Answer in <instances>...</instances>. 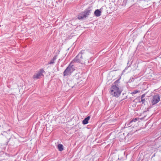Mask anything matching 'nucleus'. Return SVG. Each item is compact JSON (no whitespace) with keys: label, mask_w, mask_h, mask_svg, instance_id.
I'll list each match as a JSON object with an SVG mask.
<instances>
[{"label":"nucleus","mask_w":161,"mask_h":161,"mask_svg":"<svg viewBox=\"0 0 161 161\" xmlns=\"http://www.w3.org/2000/svg\"><path fill=\"white\" fill-rule=\"evenodd\" d=\"M91 10L86 9L84 12V14L86 15V17L87 15H89L91 13Z\"/></svg>","instance_id":"nucleus-9"},{"label":"nucleus","mask_w":161,"mask_h":161,"mask_svg":"<svg viewBox=\"0 0 161 161\" xmlns=\"http://www.w3.org/2000/svg\"><path fill=\"white\" fill-rule=\"evenodd\" d=\"M58 148L59 151H62L63 150L64 148L63 147V145L61 144H59L58 145Z\"/></svg>","instance_id":"nucleus-10"},{"label":"nucleus","mask_w":161,"mask_h":161,"mask_svg":"<svg viewBox=\"0 0 161 161\" xmlns=\"http://www.w3.org/2000/svg\"><path fill=\"white\" fill-rule=\"evenodd\" d=\"M145 96V94H143L142 96V97L141 98H143Z\"/></svg>","instance_id":"nucleus-14"},{"label":"nucleus","mask_w":161,"mask_h":161,"mask_svg":"<svg viewBox=\"0 0 161 161\" xmlns=\"http://www.w3.org/2000/svg\"><path fill=\"white\" fill-rule=\"evenodd\" d=\"M86 60L84 50H82L73 60V62H79L84 64Z\"/></svg>","instance_id":"nucleus-1"},{"label":"nucleus","mask_w":161,"mask_h":161,"mask_svg":"<svg viewBox=\"0 0 161 161\" xmlns=\"http://www.w3.org/2000/svg\"><path fill=\"white\" fill-rule=\"evenodd\" d=\"M44 72V70L43 69H40L33 76V78L34 79H37L40 78L43 75V73Z\"/></svg>","instance_id":"nucleus-3"},{"label":"nucleus","mask_w":161,"mask_h":161,"mask_svg":"<svg viewBox=\"0 0 161 161\" xmlns=\"http://www.w3.org/2000/svg\"><path fill=\"white\" fill-rule=\"evenodd\" d=\"M160 101V97L158 95H157L153 97L152 101V103L153 105L155 104L158 103Z\"/></svg>","instance_id":"nucleus-5"},{"label":"nucleus","mask_w":161,"mask_h":161,"mask_svg":"<svg viewBox=\"0 0 161 161\" xmlns=\"http://www.w3.org/2000/svg\"><path fill=\"white\" fill-rule=\"evenodd\" d=\"M73 68L72 66L69 65L68 66L64 72V76H67L71 75L73 71Z\"/></svg>","instance_id":"nucleus-4"},{"label":"nucleus","mask_w":161,"mask_h":161,"mask_svg":"<svg viewBox=\"0 0 161 161\" xmlns=\"http://www.w3.org/2000/svg\"><path fill=\"white\" fill-rule=\"evenodd\" d=\"M53 62H50V64H52V63H53Z\"/></svg>","instance_id":"nucleus-15"},{"label":"nucleus","mask_w":161,"mask_h":161,"mask_svg":"<svg viewBox=\"0 0 161 161\" xmlns=\"http://www.w3.org/2000/svg\"><path fill=\"white\" fill-rule=\"evenodd\" d=\"M101 12L99 9L96 10L94 12L95 15L97 17H99L101 15Z\"/></svg>","instance_id":"nucleus-8"},{"label":"nucleus","mask_w":161,"mask_h":161,"mask_svg":"<svg viewBox=\"0 0 161 161\" xmlns=\"http://www.w3.org/2000/svg\"><path fill=\"white\" fill-rule=\"evenodd\" d=\"M90 119V117L89 116H88L82 121V123L84 125L87 124L88 123V121Z\"/></svg>","instance_id":"nucleus-7"},{"label":"nucleus","mask_w":161,"mask_h":161,"mask_svg":"<svg viewBox=\"0 0 161 161\" xmlns=\"http://www.w3.org/2000/svg\"><path fill=\"white\" fill-rule=\"evenodd\" d=\"M110 93L111 95L114 97H118L120 94L121 91L117 86L112 85L110 89Z\"/></svg>","instance_id":"nucleus-2"},{"label":"nucleus","mask_w":161,"mask_h":161,"mask_svg":"<svg viewBox=\"0 0 161 161\" xmlns=\"http://www.w3.org/2000/svg\"><path fill=\"white\" fill-rule=\"evenodd\" d=\"M140 91L138 90H135L133 92H131L130 93L132 95L135 94L139 92Z\"/></svg>","instance_id":"nucleus-11"},{"label":"nucleus","mask_w":161,"mask_h":161,"mask_svg":"<svg viewBox=\"0 0 161 161\" xmlns=\"http://www.w3.org/2000/svg\"><path fill=\"white\" fill-rule=\"evenodd\" d=\"M139 119V118H136L135 119H132V120L130 122V123H132V122H135L136 121L138 120V119Z\"/></svg>","instance_id":"nucleus-12"},{"label":"nucleus","mask_w":161,"mask_h":161,"mask_svg":"<svg viewBox=\"0 0 161 161\" xmlns=\"http://www.w3.org/2000/svg\"><path fill=\"white\" fill-rule=\"evenodd\" d=\"M86 15H84V13L83 12H82L80 13L78 17V18L79 19H82L84 18H85Z\"/></svg>","instance_id":"nucleus-6"},{"label":"nucleus","mask_w":161,"mask_h":161,"mask_svg":"<svg viewBox=\"0 0 161 161\" xmlns=\"http://www.w3.org/2000/svg\"><path fill=\"white\" fill-rule=\"evenodd\" d=\"M141 101L143 103H144L145 101V99L144 98H141Z\"/></svg>","instance_id":"nucleus-13"}]
</instances>
